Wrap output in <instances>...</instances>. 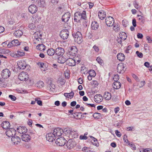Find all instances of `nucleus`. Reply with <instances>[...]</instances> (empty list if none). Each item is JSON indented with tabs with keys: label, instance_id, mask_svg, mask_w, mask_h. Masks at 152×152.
<instances>
[{
	"label": "nucleus",
	"instance_id": "nucleus-1",
	"mask_svg": "<svg viewBox=\"0 0 152 152\" xmlns=\"http://www.w3.org/2000/svg\"><path fill=\"white\" fill-rule=\"evenodd\" d=\"M77 52V48L75 46H72L71 47L69 51L66 54V55L69 58L75 56H76Z\"/></svg>",
	"mask_w": 152,
	"mask_h": 152
},
{
	"label": "nucleus",
	"instance_id": "nucleus-2",
	"mask_svg": "<svg viewBox=\"0 0 152 152\" xmlns=\"http://www.w3.org/2000/svg\"><path fill=\"white\" fill-rule=\"evenodd\" d=\"M29 78L28 74L26 72H22L20 73L18 78L20 80L22 81H26Z\"/></svg>",
	"mask_w": 152,
	"mask_h": 152
},
{
	"label": "nucleus",
	"instance_id": "nucleus-3",
	"mask_svg": "<svg viewBox=\"0 0 152 152\" xmlns=\"http://www.w3.org/2000/svg\"><path fill=\"white\" fill-rule=\"evenodd\" d=\"M75 42L78 43H80L82 41V36L81 33L79 31L77 32L74 34H73Z\"/></svg>",
	"mask_w": 152,
	"mask_h": 152
},
{
	"label": "nucleus",
	"instance_id": "nucleus-4",
	"mask_svg": "<svg viewBox=\"0 0 152 152\" xmlns=\"http://www.w3.org/2000/svg\"><path fill=\"white\" fill-rule=\"evenodd\" d=\"M66 142V140L64 137H60L56 139V143L58 145L62 146L65 145Z\"/></svg>",
	"mask_w": 152,
	"mask_h": 152
},
{
	"label": "nucleus",
	"instance_id": "nucleus-5",
	"mask_svg": "<svg viewBox=\"0 0 152 152\" xmlns=\"http://www.w3.org/2000/svg\"><path fill=\"white\" fill-rule=\"evenodd\" d=\"M11 75L10 71L8 69L6 68L3 69L1 72V75L4 79H7L9 78Z\"/></svg>",
	"mask_w": 152,
	"mask_h": 152
},
{
	"label": "nucleus",
	"instance_id": "nucleus-6",
	"mask_svg": "<svg viewBox=\"0 0 152 152\" xmlns=\"http://www.w3.org/2000/svg\"><path fill=\"white\" fill-rule=\"evenodd\" d=\"M105 22L106 25L110 27L113 26L114 24V20L112 17H107L105 19Z\"/></svg>",
	"mask_w": 152,
	"mask_h": 152
},
{
	"label": "nucleus",
	"instance_id": "nucleus-7",
	"mask_svg": "<svg viewBox=\"0 0 152 152\" xmlns=\"http://www.w3.org/2000/svg\"><path fill=\"white\" fill-rule=\"evenodd\" d=\"M60 35L62 38L63 39H65L68 37L69 32L67 29H64L61 31Z\"/></svg>",
	"mask_w": 152,
	"mask_h": 152
},
{
	"label": "nucleus",
	"instance_id": "nucleus-8",
	"mask_svg": "<svg viewBox=\"0 0 152 152\" xmlns=\"http://www.w3.org/2000/svg\"><path fill=\"white\" fill-rule=\"evenodd\" d=\"M125 70V67L124 63H120L118 65L117 71L118 73H123L124 72Z\"/></svg>",
	"mask_w": 152,
	"mask_h": 152
},
{
	"label": "nucleus",
	"instance_id": "nucleus-9",
	"mask_svg": "<svg viewBox=\"0 0 152 152\" xmlns=\"http://www.w3.org/2000/svg\"><path fill=\"white\" fill-rule=\"evenodd\" d=\"M41 20V18L37 14L33 15L31 19L32 22L36 24L39 23Z\"/></svg>",
	"mask_w": 152,
	"mask_h": 152
},
{
	"label": "nucleus",
	"instance_id": "nucleus-10",
	"mask_svg": "<svg viewBox=\"0 0 152 152\" xmlns=\"http://www.w3.org/2000/svg\"><path fill=\"white\" fill-rule=\"evenodd\" d=\"M28 10L30 13L34 14L37 11L38 9L36 5L34 4H31L28 7Z\"/></svg>",
	"mask_w": 152,
	"mask_h": 152
},
{
	"label": "nucleus",
	"instance_id": "nucleus-11",
	"mask_svg": "<svg viewBox=\"0 0 152 152\" xmlns=\"http://www.w3.org/2000/svg\"><path fill=\"white\" fill-rule=\"evenodd\" d=\"M46 137L47 140L50 142H53L56 139L54 134H47Z\"/></svg>",
	"mask_w": 152,
	"mask_h": 152
},
{
	"label": "nucleus",
	"instance_id": "nucleus-12",
	"mask_svg": "<svg viewBox=\"0 0 152 152\" xmlns=\"http://www.w3.org/2000/svg\"><path fill=\"white\" fill-rule=\"evenodd\" d=\"M71 16L70 13L69 12H67L64 14L62 17L63 21L64 22H67L69 20Z\"/></svg>",
	"mask_w": 152,
	"mask_h": 152
},
{
	"label": "nucleus",
	"instance_id": "nucleus-13",
	"mask_svg": "<svg viewBox=\"0 0 152 152\" xmlns=\"http://www.w3.org/2000/svg\"><path fill=\"white\" fill-rule=\"evenodd\" d=\"M76 145V144L74 141H72L71 140H68L66 143V146L67 148L69 149H71L75 147Z\"/></svg>",
	"mask_w": 152,
	"mask_h": 152
},
{
	"label": "nucleus",
	"instance_id": "nucleus-14",
	"mask_svg": "<svg viewBox=\"0 0 152 152\" xmlns=\"http://www.w3.org/2000/svg\"><path fill=\"white\" fill-rule=\"evenodd\" d=\"M18 66L20 69H24L26 68V64L24 60H20L18 61Z\"/></svg>",
	"mask_w": 152,
	"mask_h": 152
},
{
	"label": "nucleus",
	"instance_id": "nucleus-15",
	"mask_svg": "<svg viewBox=\"0 0 152 152\" xmlns=\"http://www.w3.org/2000/svg\"><path fill=\"white\" fill-rule=\"evenodd\" d=\"M16 134H14V135L12 136L11 138L12 141L15 144H18V143L20 141V138L16 135Z\"/></svg>",
	"mask_w": 152,
	"mask_h": 152
},
{
	"label": "nucleus",
	"instance_id": "nucleus-16",
	"mask_svg": "<svg viewBox=\"0 0 152 152\" xmlns=\"http://www.w3.org/2000/svg\"><path fill=\"white\" fill-rule=\"evenodd\" d=\"M67 64L70 66H74L76 65V61L74 59L68 58L66 60Z\"/></svg>",
	"mask_w": 152,
	"mask_h": 152
},
{
	"label": "nucleus",
	"instance_id": "nucleus-17",
	"mask_svg": "<svg viewBox=\"0 0 152 152\" xmlns=\"http://www.w3.org/2000/svg\"><path fill=\"white\" fill-rule=\"evenodd\" d=\"M64 53V49L61 47H58L55 50V53L58 56H62Z\"/></svg>",
	"mask_w": 152,
	"mask_h": 152
},
{
	"label": "nucleus",
	"instance_id": "nucleus-18",
	"mask_svg": "<svg viewBox=\"0 0 152 152\" xmlns=\"http://www.w3.org/2000/svg\"><path fill=\"white\" fill-rule=\"evenodd\" d=\"M103 100V97L100 94H96L94 96V100L96 103H100L102 102Z\"/></svg>",
	"mask_w": 152,
	"mask_h": 152
},
{
	"label": "nucleus",
	"instance_id": "nucleus-19",
	"mask_svg": "<svg viewBox=\"0 0 152 152\" xmlns=\"http://www.w3.org/2000/svg\"><path fill=\"white\" fill-rule=\"evenodd\" d=\"M68 58V56L65 55L64 56H60L58 59V62L60 63L64 64L66 61V62L67 59Z\"/></svg>",
	"mask_w": 152,
	"mask_h": 152
},
{
	"label": "nucleus",
	"instance_id": "nucleus-20",
	"mask_svg": "<svg viewBox=\"0 0 152 152\" xmlns=\"http://www.w3.org/2000/svg\"><path fill=\"white\" fill-rule=\"evenodd\" d=\"M21 136V138L23 141L25 142H28L31 139L30 135L27 134H22Z\"/></svg>",
	"mask_w": 152,
	"mask_h": 152
},
{
	"label": "nucleus",
	"instance_id": "nucleus-21",
	"mask_svg": "<svg viewBox=\"0 0 152 152\" xmlns=\"http://www.w3.org/2000/svg\"><path fill=\"white\" fill-rule=\"evenodd\" d=\"M28 129L25 126H20L17 129V131L18 133H26Z\"/></svg>",
	"mask_w": 152,
	"mask_h": 152
},
{
	"label": "nucleus",
	"instance_id": "nucleus-22",
	"mask_svg": "<svg viewBox=\"0 0 152 152\" xmlns=\"http://www.w3.org/2000/svg\"><path fill=\"white\" fill-rule=\"evenodd\" d=\"M1 125L3 129H9L10 126V124L8 121H3Z\"/></svg>",
	"mask_w": 152,
	"mask_h": 152
},
{
	"label": "nucleus",
	"instance_id": "nucleus-23",
	"mask_svg": "<svg viewBox=\"0 0 152 152\" xmlns=\"http://www.w3.org/2000/svg\"><path fill=\"white\" fill-rule=\"evenodd\" d=\"M98 15L99 19L103 20L106 17V13L103 10H100L98 12Z\"/></svg>",
	"mask_w": 152,
	"mask_h": 152
},
{
	"label": "nucleus",
	"instance_id": "nucleus-24",
	"mask_svg": "<svg viewBox=\"0 0 152 152\" xmlns=\"http://www.w3.org/2000/svg\"><path fill=\"white\" fill-rule=\"evenodd\" d=\"M38 65L40 67L42 71H45L48 69V67L43 63L39 62Z\"/></svg>",
	"mask_w": 152,
	"mask_h": 152
},
{
	"label": "nucleus",
	"instance_id": "nucleus-25",
	"mask_svg": "<svg viewBox=\"0 0 152 152\" xmlns=\"http://www.w3.org/2000/svg\"><path fill=\"white\" fill-rule=\"evenodd\" d=\"M80 12H76L74 16V20L77 22H79L81 19V16L80 15Z\"/></svg>",
	"mask_w": 152,
	"mask_h": 152
},
{
	"label": "nucleus",
	"instance_id": "nucleus-26",
	"mask_svg": "<svg viewBox=\"0 0 152 152\" xmlns=\"http://www.w3.org/2000/svg\"><path fill=\"white\" fill-rule=\"evenodd\" d=\"M118 59L121 61H122L125 59V56L124 54L122 53H119L117 55Z\"/></svg>",
	"mask_w": 152,
	"mask_h": 152
},
{
	"label": "nucleus",
	"instance_id": "nucleus-27",
	"mask_svg": "<svg viewBox=\"0 0 152 152\" xmlns=\"http://www.w3.org/2000/svg\"><path fill=\"white\" fill-rule=\"evenodd\" d=\"M45 46L42 43L37 45L36 47L37 49L41 51H44L45 50Z\"/></svg>",
	"mask_w": 152,
	"mask_h": 152
},
{
	"label": "nucleus",
	"instance_id": "nucleus-28",
	"mask_svg": "<svg viewBox=\"0 0 152 152\" xmlns=\"http://www.w3.org/2000/svg\"><path fill=\"white\" fill-rule=\"evenodd\" d=\"M113 88L116 89H119L121 87V83L118 81H115L113 85Z\"/></svg>",
	"mask_w": 152,
	"mask_h": 152
},
{
	"label": "nucleus",
	"instance_id": "nucleus-29",
	"mask_svg": "<svg viewBox=\"0 0 152 152\" xmlns=\"http://www.w3.org/2000/svg\"><path fill=\"white\" fill-rule=\"evenodd\" d=\"M74 95V93L72 91L69 93H64V95L66 97L70 99H71L73 98Z\"/></svg>",
	"mask_w": 152,
	"mask_h": 152
},
{
	"label": "nucleus",
	"instance_id": "nucleus-30",
	"mask_svg": "<svg viewBox=\"0 0 152 152\" xmlns=\"http://www.w3.org/2000/svg\"><path fill=\"white\" fill-rule=\"evenodd\" d=\"M99 26L98 23L96 21H94L92 22L91 27L92 29L96 30L98 29Z\"/></svg>",
	"mask_w": 152,
	"mask_h": 152
},
{
	"label": "nucleus",
	"instance_id": "nucleus-31",
	"mask_svg": "<svg viewBox=\"0 0 152 152\" xmlns=\"http://www.w3.org/2000/svg\"><path fill=\"white\" fill-rule=\"evenodd\" d=\"M104 99L107 100H109L111 98V94L108 92H105L104 93Z\"/></svg>",
	"mask_w": 152,
	"mask_h": 152
},
{
	"label": "nucleus",
	"instance_id": "nucleus-32",
	"mask_svg": "<svg viewBox=\"0 0 152 152\" xmlns=\"http://www.w3.org/2000/svg\"><path fill=\"white\" fill-rule=\"evenodd\" d=\"M113 29L116 32H118L120 30V26L118 23H115L113 25Z\"/></svg>",
	"mask_w": 152,
	"mask_h": 152
},
{
	"label": "nucleus",
	"instance_id": "nucleus-33",
	"mask_svg": "<svg viewBox=\"0 0 152 152\" xmlns=\"http://www.w3.org/2000/svg\"><path fill=\"white\" fill-rule=\"evenodd\" d=\"M23 34V32L21 30H18L15 31L14 33V35L16 37H20Z\"/></svg>",
	"mask_w": 152,
	"mask_h": 152
},
{
	"label": "nucleus",
	"instance_id": "nucleus-34",
	"mask_svg": "<svg viewBox=\"0 0 152 152\" xmlns=\"http://www.w3.org/2000/svg\"><path fill=\"white\" fill-rule=\"evenodd\" d=\"M76 131H74L72 129L70 128H64L63 129V133L66 132V133H71L72 132H76Z\"/></svg>",
	"mask_w": 152,
	"mask_h": 152
},
{
	"label": "nucleus",
	"instance_id": "nucleus-35",
	"mask_svg": "<svg viewBox=\"0 0 152 152\" xmlns=\"http://www.w3.org/2000/svg\"><path fill=\"white\" fill-rule=\"evenodd\" d=\"M43 39L42 38H38L33 39V42L34 44L39 45L42 42Z\"/></svg>",
	"mask_w": 152,
	"mask_h": 152
},
{
	"label": "nucleus",
	"instance_id": "nucleus-36",
	"mask_svg": "<svg viewBox=\"0 0 152 152\" xmlns=\"http://www.w3.org/2000/svg\"><path fill=\"white\" fill-rule=\"evenodd\" d=\"M55 51L52 48H49L47 50L48 55L50 56H52L54 55Z\"/></svg>",
	"mask_w": 152,
	"mask_h": 152
},
{
	"label": "nucleus",
	"instance_id": "nucleus-37",
	"mask_svg": "<svg viewBox=\"0 0 152 152\" xmlns=\"http://www.w3.org/2000/svg\"><path fill=\"white\" fill-rule=\"evenodd\" d=\"M42 35L40 32H37L34 33L33 34V39L41 38Z\"/></svg>",
	"mask_w": 152,
	"mask_h": 152
},
{
	"label": "nucleus",
	"instance_id": "nucleus-38",
	"mask_svg": "<svg viewBox=\"0 0 152 152\" xmlns=\"http://www.w3.org/2000/svg\"><path fill=\"white\" fill-rule=\"evenodd\" d=\"M121 39L123 40H125L127 37V35L124 32H122V33L119 34V36Z\"/></svg>",
	"mask_w": 152,
	"mask_h": 152
},
{
	"label": "nucleus",
	"instance_id": "nucleus-39",
	"mask_svg": "<svg viewBox=\"0 0 152 152\" xmlns=\"http://www.w3.org/2000/svg\"><path fill=\"white\" fill-rule=\"evenodd\" d=\"M90 137L93 140V142L92 141L91 142L92 144L93 145H94L95 146H96L97 147L99 145L98 143V141L97 140L92 136H90Z\"/></svg>",
	"mask_w": 152,
	"mask_h": 152
},
{
	"label": "nucleus",
	"instance_id": "nucleus-40",
	"mask_svg": "<svg viewBox=\"0 0 152 152\" xmlns=\"http://www.w3.org/2000/svg\"><path fill=\"white\" fill-rule=\"evenodd\" d=\"M101 116L102 114L98 113H95L93 115V117L96 119H99Z\"/></svg>",
	"mask_w": 152,
	"mask_h": 152
},
{
	"label": "nucleus",
	"instance_id": "nucleus-41",
	"mask_svg": "<svg viewBox=\"0 0 152 152\" xmlns=\"http://www.w3.org/2000/svg\"><path fill=\"white\" fill-rule=\"evenodd\" d=\"M63 132V129L59 127L56 128L53 130V133H61Z\"/></svg>",
	"mask_w": 152,
	"mask_h": 152
},
{
	"label": "nucleus",
	"instance_id": "nucleus-42",
	"mask_svg": "<svg viewBox=\"0 0 152 152\" xmlns=\"http://www.w3.org/2000/svg\"><path fill=\"white\" fill-rule=\"evenodd\" d=\"M132 46L131 45H129L124 48V52L126 53H129L130 51L131 50Z\"/></svg>",
	"mask_w": 152,
	"mask_h": 152
},
{
	"label": "nucleus",
	"instance_id": "nucleus-43",
	"mask_svg": "<svg viewBox=\"0 0 152 152\" xmlns=\"http://www.w3.org/2000/svg\"><path fill=\"white\" fill-rule=\"evenodd\" d=\"M36 86L38 87L42 88L44 86V84L42 81H39L37 82Z\"/></svg>",
	"mask_w": 152,
	"mask_h": 152
},
{
	"label": "nucleus",
	"instance_id": "nucleus-44",
	"mask_svg": "<svg viewBox=\"0 0 152 152\" xmlns=\"http://www.w3.org/2000/svg\"><path fill=\"white\" fill-rule=\"evenodd\" d=\"M89 75H90L91 77H94L96 75V73L94 70H90L88 72Z\"/></svg>",
	"mask_w": 152,
	"mask_h": 152
},
{
	"label": "nucleus",
	"instance_id": "nucleus-45",
	"mask_svg": "<svg viewBox=\"0 0 152 152\" xmlns=\"http://www.w3.org/2000/svg\"><path fill=\"white\" fill-rule=\"evenodd\" d=\"M58 82L59 84L62 85L64 84L65 81L64 79L61 77H60L58 79Z\"/></svg>",
	"mask_w": 152,
	"mask_h": 152
},
{
	"label": "nucleus",
	"instance_id": "nucleus-46",
	"mask_svg": "<svg viewBox=\"0 0 152 152\" xmlns=\"http://www.w3.org/2000/svg\"><path fill=\"white\" fill-rule=\"evenodd\" d=\"M16 54L17 56H18L17 57H19L24 56L25 53L23 51H17Z\"/></svg>",
	"mask_w": 152,
	"mask_h": 152
},
{
	"label": "nucleus",
	"instance_id": "nucleus-47",
	"mask_svg": "<svg viewBox=\"0 0 152 152\" xmlns=\"http://www.w3.org/2000/svg\"><path fill=\"white\" fill-rule=\"evenodd\" d=\"M81 16V19H86V12L85 11H83L82 13L80 12V14Z\"/></svg>",
	"mask_w": 152,
	"mask_h": 152
},
{
	"label": "nucleus",
	"instance_id": "nucleus-48",
	"mask_svg": "<svg viewBox=\"0 0 152 152\" xmlns=\"http://www.w3.org/2000/svg\"><path fill=\"white\" fill-rule=\"evenodd\" d=\"M12 41V42L13 43V44H14V46H18L20 45V42L18 39H14Z\"/></svg>",
	"mask_w": 152,
	"mask_h": 152
},
{
	"label": "nucleus",
	"instance_id": "nucleus-49",
	"mask_svg": "<svg viewBox=\"0 0 152 152\" xmlns=\"http://www.w3.org/2000/svg\"><path fill=\"white\" fill-rule=\"evenodd\" d=\"M35 24L34 23L32 22L29 24L28 27L31 29H34L36 28Z\"/></svg>",
	"mask_w": 152,
	"mask_h": 152
},
{
	"label": "nucleus",
	"instance_id": "nucleus-50",
	"mask_svg": "<svg viewBox=\"0 0 152 152\" xmlns=\"http://www.w3.org/2000/svg\"><path fill=\"white\" fill-rule=\"evenodd\" d=\"M91 84L93 87H96L98 86L99 83L96 80H93L92 81Z\"/></svg>",
	"mask_w": 152,
	"mask_h": 152
},
{
	"label": "nucleus",
	"instance_id": "nucleus-51",
	"mask_svg": "<svg viewBox=\"0 0 152 152\" xmlns=\"http://www.w3.org/2000/svg\"><path fill=\"white\" fill-rule=\"evenodd\" d=\"M96 60L98 63L100 64V65H102L104 64L103 61L101 58L100 57H98Z\"/></svg>",
	"mask_w": 152,
	"mask_h": 152
},
{
	"label": "nucleus",
	"instance_id": "nucleus-52",
	"mask_svg": "<svg viewBox=\"0 0 152 152\" xmlns=\"http://www.w3.org/2000/svg\"><path fill=\"white\" fill-rule=\"evenodd\" d=\"M138 19L141 22H143L144 20V17L143 16L138 15H137Z\"/></svg>",
	"mask_w": 152,
	"mask_h": 152
},
{
	"label": "nucleus",
	"instance_id": "nucleus-53",
	"mask_svg": "<svg viewBox=\"0 0 152 152\" xmlns=\"http://www.w3.org/2000/svg\"><path fill=\"white\" fill-rule=\"evenodd\" d=\"M140 152H152V149L147 148L140 151Z\"/></svg>",
	"mask_w": 152,
	"mask_h": 152
},
{
	"label": "nucleus",
	"instance_id": "nucleus-54",
	"mask_svg": "<svg viewBox=\"0 0 152 152\" xmlns=\"http://www.w3.org/2000/svg\"><path fill=\"white\" fill-rule=\"evenodd\" d=\"M88 134H84V135H81L80 136V140H86L87 139V135Z\"/></svg>",
	"mask_w": 152,
	"mask_h": 152
},
{
	"label": "nucleus",
	"instance_id": "nucleus-55",
	"mask_svg": "<svg viewBox=\"0 0 152 152\" xmlns=\"http://www.w3.org/2000/svg\"><path fill=\"white\" fill-rule=\"evenodd\" d=\"M122 24L124 27H126L128 24V22L126 20H122Z\"/></svg>",
	"mask_w": 152,
	"mask_h": 152
},
{
	"label": "nucleus",
	"instance_id": "nucleus-56",
	"mask_svg": "<svg viewBox=\"0 0 152 152\" xmlns=\"http://www.w3.org/2000/svg\"><path fill=\"white\" fill-rule=\"evenodd\" d=\"M127 136L126 134H125L123 137V140L124 142H125L126 143H128L129 142L127 139Z\"/></svg>",
	"mask_w": 152,
	"mask_h": 152
},
{
	"label": "nucleus",
	"instance_id": "nucleus-57",
	"mask_svg": "<svg viewBox=\"0 0 152 152\" xmlns=\"http://www.w3.org/2000/svg\"><path fill=\"white\" fill-rule=\"evenodd\" d=\"M40 1H39L38 3V5L40 7L44 6V4H45L44 1H41L39 0Z\"/></svg>",
	"mask_w": 152,
	"mask_h": 152
},
{
	"label": "nucleus",
	"instance_id": "nucleus-58",
	"mask_svg": "<svg viewBox=\"0 0 152 152\" xmlns=\"http://www.w3.org/2000/svg\"><path fill=\"white\" fill-rule=\"evenodd\" d=\"M137 56L140 58H142L143 57V54L142 53L138 51H137L136 52Z\"/></svg>",
	"mask_w": 152,
	"mask_h": 152
},
{
	"label": "nucleus",
	"instance_id": "nucleus-59",
	"mask_svg": "<svg viewBox=\"0 0 152 152\" xmlns=\"http://www.w3.org/2000/svg\"><path fill=\"white\" fill-rule=\"evenodd\" d=\"M119 76L118 75H115L113 78V80L115 81H117L119 79Z\"/></svg>",
	"mask_w": 152,
	"mask_h": 152
},
{
	"label": "nucleus",
	"instance_id": "nucleus-60",
	"mask_svg": "<svg viewBox=\"0 0 152 152\" xmlns=\"http://www.w3.org/2000/svg\"><path fill=\"white\" fill-rule=\"evenodd\" d=\"M54 85L52 83H50L48 85V89L50 90H51L52 88H54Z\"/></svg>",
	"mask_w": 152,
	"mask_h": 152
},
{
	"label": "nucleus",
	"instance_id": "nucleus-61",
	"mask_svg": "<svg viewBox=\"0 0 152 152\" xmlns=\"http://www.w3.org/2000/svg\"><path fill=\"white\" fill-rule=\"evenodd\" d=\"M146 39L148 41V43H151L152 42V40L150 37L148 36L146 37Z\"/></svg>",
	"mask_w": 152,
	"mask_h": 152
},
{
	"label": "nucleus",
	"instance_id": "nucleus-62",
	"mask_svg": "<svg viewBox=\"0 0 152 152\" xmlns=\"http://www.w3.org/2000/svg\"><path fill=\"white\" fill-rule=\"evenodd\" d=\"M9 97L13 101H15L16 100V97L12 95H10L9 96Z\"/></svg>",
	"mask_w": 152,
	"mask_h": 152
},
{
	"label": "nucleus",
	"instance_id": "nucleus-63",
	"mask_svg": "<svg viewBox=\"0 0 152 152\" xmlns=\"http://www.w3.org/2000/svg\"><path fill=\"white\" fill-rule=\"evenodd\" d=\"M7 46L9 48H10L14 46L12 41L11 42H9L7 45Z\"/></svg>",
	"mask_w": 152,
	"mask_h": 152
},
{
	"label": "nucleus",
	"instance_id": "nucleus-64",
	"mask_svg": "<svg viewBox=\"0 0 152 152\" xmlns=\"http://www.w3.org/2000/svg\"><path fill=\"white\" fill-rule=\"evenodd\" d=\"M93 48L94 49V50L97 52H98L99 51V48L98 46H96V45H94L93 47Z\"/></svg>",
	"mask_w": 152,
	"mask_h": 152
}]
</instances>
